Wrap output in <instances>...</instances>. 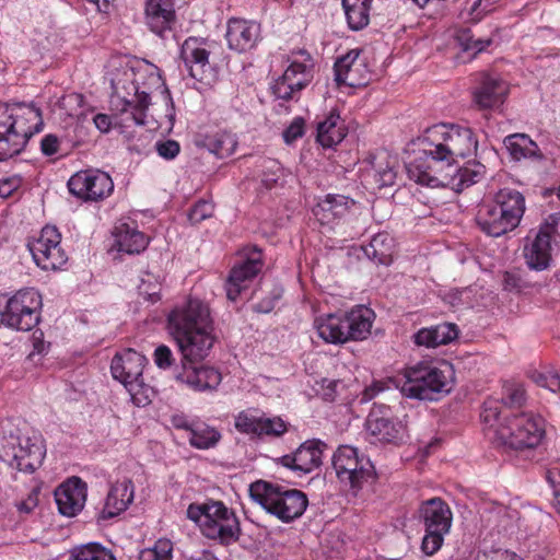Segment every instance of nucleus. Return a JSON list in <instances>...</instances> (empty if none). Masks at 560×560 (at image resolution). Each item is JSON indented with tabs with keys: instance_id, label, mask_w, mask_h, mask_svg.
<instances>
[{
	"instance_id": "nucleus-1",
	"label": "nucleus",
	"mask_w": 560,
	"mask_h": 560,
	"mask_svg": "<svg viewBox=\"0 0 560 560\" xmlns=\"http://www.w3.org/2000/svg\"><path fill=\"white\" fill-rule=\"evenodd\" d=\"M168 331L182 353V365L174 371L178 383L192 390H213L222 381L221 373L211 366H198L210 353L213 343V322L207 304L189 299L167 316Z\"/></svg>"
},
{
	"instance_id": "nucleus-2",
	"label": "nucleus",
	"mask_w": 560,
	"mask_h": 560,
	"mask_svg": "<svg viewBox=\"0 0 560 560\" xmlns=\"http://www.w3.org/2000/svg\"><path fill=\"white\" fill-rule=\"evenodd\" d=\"M417 156L406 164L410 179L440 167L451 170L455 158H466L477 151L478 141L470 128L439 124L425 130Z\"/></svg>"
},
{
	"instance_id": "nucleus-3",
	"label": "nucleus",
	"mask_w": 560,
	"mask_h": 560,
	"mask_svg": "<svg viewBox=\"0 0 560 560\" xmlns=\"http://www.w3.org/2000/svg\"><path fill=\"white\" fill-rule=\"evenodd\" d=\"M481 418L490 428H494V439L499 445L514 451L537 447L545 434L544 420L533 413H518L512 418L501 412L495 401L485 402Z\"/></svg>"
},
{
	"instance_id": "nucleus-4",
	"label": "nucleus",
	"mask_w": 560,
	"mask_h": 560,
	"mask_svg": "<svg viewBox=\"0 0 560 560\" xmlns=\"http://www.w3.org/2000/svg\"><path fill=\"white\" fill-rule=\"evenodd\" d=\"M43 125L42 110L34 104H0V161L20 154Z\"/></svg>"
},
{
	"instance_id": "nucleus-5",
	"label": "nucleus",
	"mask_w": 560,
	"mask_h": 560,
	"mask_svg": "<svg viewBox=\"0 0 560 560\" xmlns=\"http://www.w3.org/2000/svg\"><path fill=\"white\" fill-rule=\"evenodd\" d=\"M524 212V196L515 189L503 188L495 194L492 203L479 208L476 221L487 235L499 237L517 228Z\"/></svg>"
},
{
	"instance_id": "nucleus-6",
	"label": "nucleus",
	"mask_w": 560,
	"mask_h": 560,
	"mask_svg": "<svg viewBox=\"0 0 560 560\" xmlns=\"http://www.w3.org/2000/svg\"><path fill=\"white\" fill-rule=\"evenodd\" d=\"M401 395L418 400H438L451 392L448 371L429 362L407 366L393 380Z\"/></svg>"
},
{
	"instance_id": "nucleus-7",
	"label": "nucleus",
	"mask_w": 560,
	"mask_h": 560,
	"mask_svg": "<svg viewBox=\"0 0 560 560\" xmlns=\"http://www.w3.org/2000/svg\"><path fill=\"white\" fill-rule=\"evenodd\" d=\"M249 497L283 523L301 517L308 505L307 495L303 491L266 480L253 482L249 486Z\"/></svg>"
},
{
	"instance_id": "nucleus-8",
	"label": "nucleus",
	"mask_w": 560,
	"mask_h": 560,
	"mask_svg": "<svg viewBox=\"0 0 560 560\" xmlns=\"http://www.w3.org/2000/svg\"><path fill=\"white\" fill-rule=\"evenodd\" d=\"M186 514L209 539H217L223 545H230L240 538L238 518L221 501L191 503Z\"/></svg>"
},
{
	"instance_id": "nucleus-9",
	"label": "nucleus",
	"mask_w": 560,
	"mask_h": 560,
	"mask_svg": "<svg viewBox=\"0 0 560 560\" xmlns=\"http://www.w3.org/2000/svg\"><path fill=\"white\" fill-rule=\"evenodd\" d=\"M46 455V447L40 435L34 434L0 436V460L13 469L32 474L40 465Z\"/></svg>"
},
{
	"instance_id": "nucleus-10",
	"label": "nucleus",
	"mask_w": 560,
	"mask_h": 560,
	"mask_svg": "<svg viewBox=\"0 0 560 560\" xmlns=\"http://www.w3.org/2000/svg\"><path fill=\"white\" fill-rule=\"evenodd\" d=\"M419 518L425 528L422 550L425 555L431 556L441 548L444 535L450 532L453 514L442 499L432 498L421 503Z\"/></svg>"
},
{
	"instance_id": "nucleus-11",
	"label": "nucleus",
	"mask_w": 560,
	"mask_h": 560,
	"mask_svg": "<svg viewBox=\"0 0 560 560\" xmlns=\"http://www.w3.org/2000/svg\"><path fill=\"white\" fill-rule=\"evenodd\" d=\"M331 460L338 480L354 491L374 477L375 470L370 458L350 445L339 446Z\"/></svg>"
},
{
	"instance_id": "nucleus-12",
	"label": "nucleus",
	"mask_w": 560,
	"mask_h": 560,
	"mask_svg": "<svg viewBox=\"0 0 560 560\" xmlns=\"http://www.w3.org/2000/svg\"><path fill=\"white\" fill-rule=\"evenodd\" d=\"M42 296L33 288L18 291L0 312L1 323L12 329L28 331L39 323Z\"/></svg>"
},
{
	"instance_id": "nucleus-13",
	"label": "nucleus",
	"mask_w": 560,
	"mask_h": 560,
	"mask_svg": "<svg viewBox=\"0 0 560 560\" xmlns=\"http://www.w3.org/2000/svg\"><path fill=\"white\" fill-rule=\"evenodd\" d=\"M407 416L393 417L390 409L385 405L374 404L366 419V431L372 443L400 445L408 441Z\"/></svg>"
},
{
	"instance_id": "nucleus-14",
	"label": "nucleus",
	"mask_w": 560,
	"mask_h": 560,
	"mask_svg": "<svg viewBox=\"0 0 560 560\" xmlns=\"http://www.w3.org/2000/svg\"><path fill=\"white\" fill-rule=\"evenodd\" d=\"M486 173V167L479 162H468L463 167L453 165V168L446 170L440 167L432 173L421 176L419 179H413L417 184L428 187H445L450 186L456 191H462L465 188L479 183Z\"/></svg>"
},
{
	"instance_id": "nucleus-15",
	"label": "nucleus",
	"mask_w": 560,
	"mask_h": 560,
	"mask_svg": "<svg viewBox=\"0 0 560 560\" xmlns=\"http://www.w3.org/2000/svg\"><path fill=\"white\" fill-rule=\"evenodd\" d=\"M61 235L57 228L46 225L40 235L28 243V249L36 265L43 270H56L62 267L68 257L60 246Z\"/></svg>"
},
{
	"instance_id": "nucleus-16",
	"label": "nucleus",
	"mask_w": 560,
	"mask_h": 560,
	"mask_svg": "<svg viewBox=\"0 0 560 560\" xmlns=\"http://www.w3.org/2000/svg\"><path fill=\"white\" fill-rule=\"evenodd\" d=\"M69 192L84 201H98L114 190L112 177L98 170H85L73 174L67 183Z\"/></svg>"
},
{
	"instance_id": "nucleus-17",
	"label": "nucleus",
	"mask_w": 560,
	"mask_h": 560,
	"mask_svg": "<svg viewBox=\"0 0 560 560\" xmlns=\"http://www.w3.org/2000/svg\"><path fill=\"white\" fill-rule=\"evenodd\" d=\"M555 226L544 223L534 237L527 236L523 248V257L530 270L544 271L552 264V233Z\"/></svg>"
},
{
	"instance_id": "nucleus-18",
	"label": "nucleus",
	"mask_w": 560,
	"mask_h": 560,
	"mask_svg": "<svg viewBox=\"0 0 560 560\" xmlns=\"http://www.w3.org/2000/svg\"><path fill=\"white\" fill-rule=\"evenodd\" d=\"M327 444L320 440H307L290 455L281 457V464L294 471L310 474L322 465V457Z\"/></svg>"
},
{
	"instance_id": "nucleus-19",
	"label": "nucleus",
	"mask_w": 560,
	"mask_h": 560,
	"mask_svg": "<svg viewBox=\"0 0 560 560\" xmlns=\"http://www.w3.org/2000/svg\"><path fill=\"white\" fill-rule=\"evenodd\" d=\"M262 260L260 250L256 249L246 259L235 265L226 280L225 290L230 301H236L241 292L246 289L247 282L254 279L261 270Z\"/></svg>"
},
{
	"instance_id": "nucleus-20",
	"label": "nucleus",
	"mask_w": 560,
	"mask_h": 560,
	"mask_svg": "<svg viewBox=\"0 0 560 560\" xmlns=\"http://www.w3.org/2000/svg\"><path fill=\"white\" fill-rule=\"evenodd\" d=\"M55 500L60 514L75 516L82 511L86 501V483L79 477H72L55 491Z\"/></svg>"
},
{
	"instance_id": "nucleus-21",
	"label": "nucleus",
	"mask_w": 560,
	"mask_h": 560,
	"mask_svg": "<svg viewBox=\"0 0 560 560\" xmlns=\"http://www.w3.org/2000/svg\"><path fill=\"white\" fill-rule=\"evenodd\" d=\"M145 361L144 355L132 349H127L113 358L110 364L112 375L124 385L128 381H136L142 377Z\"/></svg>"
},
{
	"instance_id": "nucleus-22",
	"label": "nucleus",
	"mask_w": 560,
	"mask_h": 560,
	"mask_svg": "<svg viewBox=\"0 0 560 560\" xmlns=\"http://www.w3.org/2000/svg\"><path fill=\"white\" fill-rule=\"evenodd\" d=\"M260 27L255 22L232 19L228 23L226 40L229 47L238 52L252 49L259 37Z\"/></svg>"
},
{
	"instance_id": "nucleus-23",
	"label": "nucleus",
	"mask_w": 560,
	"mask_h": 560,
	"mask_svg": "<svg viewBox=\"0 0 560 560\" xmlns=\"http://www.w3.org/2000/svg\"><path fill=\"white\" fill-rule=\"evenodd\" d=\"M135 498V488L130 479L124 478L117 480L107 494L104 508L101 512L102 520H109L129 506Z\"/></svg>"
},
{
	"instance_id": "nucleus-24",
	"label": "nucleus",
	"mask_w": 560,
	"mask_h": 560,
	"mask_svg": "<svg viewBox=\"0 0 560 560\" xmlns=\"http://www.w3.org/2000/svg\"><path fill=\"white\" fill-rule=\"evenodd\" d=\"M175 21L173 0H148L145 4V23L156 35L162 36L171 30Z\"/></svg>"
},
{
	"instance_id": "nucleus-25",
	"label": "nucleus",
	"mask_w": 560,
	"mask_h": 560,
	"mask_svg": "<svg viewBox=\"0 0 560 560\" xmlns=\"http://www.w3.org/2000/svg\"><path fill=\"white\" fill-rule=\"evenodd\" d=\"M508 93L509 85L505 81L486 74L480 85L474 91V100L480 108L487 109L502 104Z\"/></svg>"
},
{
	"instance_id": "nucleus-26",
	"label": "nucleus",
	"mask_w": 560,
	"mask_h": 560,
	"mask_svg": "<svg viewBox=\"0 0 560 560\" xmlns=\"http://www.w3.org/2000/svg\"><path fill=\"white\" fill-rule=\"evenodd\" d=\"M353 205L354 201L347 196L328 194L316 205L313 212L322 225H329L345 218Z\"/></svg>"
},
{
	"instance_id": "nucleus-27",
	"label": "nucleus",
	"mask_w": 560,
	"mask_h": 560,
	"mask_svg": "<svg viewBox=\"0 0 560 560\" xmlns=\"http://www.w3.org/2000/svg\"><path fill=\"white\" fill-rule=\"evenodd\" d=\"M459 330L455 324L441 323L434 326L419 329L412 337L419 347L436 348L448 345L458 337Z\"/></svg>"
},
{
	"instance_id": "nucleus-28",
	"label": "nucleus",
	"mask_w": 560,
	"mask_h": 560,
	"mask_svg": "<svg viewBox=\"0 0 560 560\" xmlns=\"http://www.w3.org/2000/svg\"><path fill=\"white\" fill-rule=\"evenodd\" d=\"M374 312L368 307H358L343 315L347 340H363L370 332Z\"/></svg>"
},
{
	"instance_id": "nucleus-29",
	"label": "nucleus",
	"mask_w": 560,
	"mask_h": 560,
	"mask_svg": "<svg viewBox=\"0 0 560 560\" xmlns=\"http://www.w3.org/2000/svg\"><path fill=\"white\" fill-rule=\"evenodd\" d=\"M115 243L119 252L139 254L148 246V237L137 226L119 223L114 230Z\"/></svg>"
},
{
	"instance_id": "nucleus-30",
	"label": "nucleus",
	"mask_w": 560,
	"mask_h": 560,
	"mask_svg": "<svg viewBox=\"0 0 560 560\" xmlns=\"http://www.w3.org/2000/svg\"><path fill=\"white\" fill-rule=\"evenodd\" d=\"M315 327L318 336L329 343L347 342L343 315L328 314L325 317L316 318Z\"/></svg>"
},
{
	"instance_id": "nucleus-31",
	"label": "nucleus",
	"mask_w": 560,
	"mask_h": 560,
	"mask_svg": "<svg viewBox=\"0 0 560 560\" xmlns=\"http://www.w3.org/2000/svg\"><path fill=\"white\" fill-rule=\"evenodd\" d=\"M503 142L511 158L515 161L523 159H542L537 143L525 133L510 135L504 138Z\"/></svg>"
},
{
	"instance_id": "nucleus-32",
	"label": "nucleus",
	"mask_w": 560,
	"mask_h": 560,
	"mask_svg": "<svg viewBox=\"0 0 560 560\" xmlns=\"http://www.w3.org/2000/svg\"><path fill=\"white\" fill-rule=\"evenodd\" d=\"M394 248V238L387 232H382L375 234L363 250L369 259L387 266L393 261Z\"/></svg>"
},
{
	"instance_id": "nucleus-33",
	"label": "nucleus",
	"mask_w": 560,
	"mask_h": 560,
	"mask_svg": "<svg viewBox=\"0 0 560 560\" xmlns=\"http://www.w3.org/2000/svg\"><path fill=\"white\" fill-rule=\"evenodd\" d=\"M131 85L135 90L136 100H124L121 113L127 115L126 119L132 120L137 126L149 125L147 110L150 105V95L144 91H139V88L133 82H131Z\"/></svg>"
},
{
	"instance_id": "nucleus-34",
	"label": "nucleus",
	"mask_w": 560,
	"mask_h": 560,
	"mask_svg": "<svg viewBox=\"0 0 560 560\" xmlns=\"http://www.w3.org/2000/svg\"><path fill=\"white\" fill-rule=\"evenodd\" d=\"M339 119V113L331 110L327 118L318 124L317 141L324 148H331L345 139L346 132L342 127L338 126Z\"/></svg>"
},
{
	"instance_id": "nucleus-35",
	"label": "nucleus",
	"mask_w": 560,
	"mask_h": 560,
	"mask_svg": "<svg viewBox=\"0 0 560 560\" xmlns=\"http://www.w3.org/2000/svg\"><path fill=\"white\" fill-rule=\"evenodd\" d=\"M221 440V433L203 422H192L189 427V444L198 450L214 447Z\"/></svg>"
},
{
	"instance_id": "nucleus-36",
	"label": "nucleus",
	"mask_w": 560,
	"mask_h": 560,
	"mask_svg": "<svg viewBox=\"0 0 560 560\" xmlns=\"http://www.w3.org/2000/svg\"><path fill=\"white\" fill-rule=\"evenodd\" d=\"M342 7L351 30L359 31L369 24L371 2H365L364 0H342Z\"/></svg>"
},
{
	"instance_id": "nucleus-37",
	"label": "nucleus",
	"mask_w": 560,
	"mask_h": 560,
	"mask_svg": "<svg viewBox=\"0 0 560 560\" xmlns=\"http://www.w3.org/2000/svg\"><path fill=\"white\" fill-rule=\"evenodd\" d=\"M203 145L210 153L223 159L230 156L235 151L237 141L232 133L218 131L207 136L203 140Z\"/></svg>"
},
{
	"instance_id": "nucleus-38",
	"label": "nucleus",
	"mask_w": 560,
	"mask_h": 560,
	"mask_svg": "<svg viewBox=\"0 0 560 560\" xmlns=\"http://www.w3.org/2000/svg\"><path fill=\"white\" fill-rule=\"evenodd\" d=\"M180 57L186 67L190 69L194 66L203 68L209 63L210 52L206 49L203 43L196 38H188L182 45Z\"/></svg>"
},
{
	"instance_id": "nucleus-39",
	"label": "nucleus",
	"mask_w": 560,
	"mask_h": 560,
	"mask_svg": "<svg viewBox=\"0 0 560 560\" xmlns=\"http://www.w3.org/2000/svg\"><path fill=\"white\" fill-rule=\"evenodd\" d=\"M373 163L374 177L380 187H388L395 184L397 176L396 159L390 158L386 152H381Z\"/></svg>"
},
{
	"instance_id": "nucleus-40",
	"label": "nucleus",
	"mask_w": 560,
	"mask_h": 560,
	"mask_svg": "<svg viewBox=\"0 0 560 560\" xmlns=\"http://www.w3.org/2000/svg\"><path fill=\"white\" fill-rule=\"evenodd\" d=\"M500 401L504 407L510 409L524 407L527 401L524 385L516 382H505L502 386Z\"/></svg>"
},
{
	"instance_id": "nucleus-41",
	"label": "nucleus",
	"mask_w": 560,
	"mask_h": 560,
	"mask_svg": "<svg viewBox=\"0 0 560 560\" xmlns=\"http://www.w3.org/2000/svg\"><path fill=\"white\" fill-rule=\"evenodd\" d=\"M124 386L128 390L131 400L136 406L143 407L151 402L153 389L149 385L144 384L142 377L136 381H128Z\"/></svg>"
},
{
	"instance_id": "nucleus-42",
	"label": "nucleus",
	"mask_w": 560,
	"mask_h": 560,
	"mask_svg": "<svg viewBox=\"0 0 560 560\" xmlns=\"http://www.w3.org/2000/svg\"><path fill=\"white\" fill-rule=\"evenodd\" d=\"M162 95L165 104V113L164 115L159 116L152 115V119L155 124L152 129L163 128L166 131H171L175 122V106L171 93L166 86L164 88Z\"/></svg>"
},
{
	"instance_id": "nucleus-43",
	"label": "nucleus",
	"mask_w": 560,
	"mask_h": 560,
	"mask_svg": "<svg viewBox=\"0 0 560 560\" xmlns=\"http://www.w3.org/2000/svg\"><path fill=\"white\" fill-rule=\"evenodd\" d=\"M70 560H116L112 551L100 544L83 546Z\"/></svg>"
},
{
	"instance_id": "nucleus-44",
	"label": "nucleus",
	"mask_w": 560,
	"mask_h": 560,
	"mask_svg": "<svg viewBox=\"0 0 560 560\" xmlns=\"http://www.w3.org/2000/svg\"><path fill=\"white\" fill-rule=\"evenodd\" d=\"M259 421L260 417L255 415L253 410H244L235 417L234 425L242 433L257 435Z\"/></svg>"
},
{
	"instance_id": "nucleus-45",
	"label": "nucleus",
	"mask_w": 560,
	"mask_h": 560,
	"mask_svg": "<svg viewBox=\"0 0 560 560\" xmlns=\"http://www.w3.org/2000/svg\"><path fill=\"white\" fill-rule=\"evenodd\" d=\"M258 436L270 435L280 436L287 431V424L281 418H264L260 417L258 427Z\"/></svg>"
},
{
	"instance_id": "nucleus-46",
	"label": "nucleus",
	"mask_w": 560,
	"mask_h": 560,
	"mask_svg": "<svg viewBox=\"0 0 560 560\" xmlns=\"http://www.w3.org/2000/svg\"><path fill=\"white\" fill-rule=\"evenodd\" d=\"M358 72H335V82L338 89L349 88V89H358L364 88L369 84L370 78L365 75H360L355 78Z\"/></svg>"
},
{
	"instance_id": "nucleus-47",
	"label": "nucleus",
	"mask_w": 560,
	"mask_h": 560,
	"mask_svg": "<svg viewBox=\"0 0 560 560\" xmlns=\"http://www.w3.org/2000/svg\"><path fill=\"white\" fill-rule=\"evenodd\" d=\"M532 380L538 386L547 388L551 393L560 392V375L556 371L534 372Z\"/></svg>"
},
{
	"instance_id": "nucleus-48",
	"label": "nucleus",
	"mask_w": 560,
	"mask_h": 560,
	"mask_svg": "<svg viewBox=\"0 0 560 560\" xmlns=\"http://www.w3.org/2000/svg\"><path fill=\"white\" fill-rule=\"evenodd\" d=\"M272 94L277 98L290 100L294 93V86L291 77L288 72H283L271 85Z\"/></svg>"
},
{
	"instance_id": "nucleus-49",
	"label": "nucleus",
	"mask_w": 560,
	"mask_h": 560,
	"mask_svg": "<svg viewBox=\"0 0 560 560\" xmlns=\"http://www.w3.org/2000/svg\"><path fill=\"white\" fill-rule=\"evenodd\" d=\"M457 39L464 51H474L475 54L482 51L491 43L490 39H475L469 31H463Z\"/></svg>"
},
{
	"instance_id": "nucleus-50",
	"label": "nucleus",
	"mask_w": 560,
	"mask_h": 560,
	"mask_svg": "<svg viewBox=\"0 0 560 560\" xmlns=\"http://www.w3.org/2000/svg\"><path fill=\"white\" fill-rule=\"evenodd\" d=\"M213 205L206 200L198 201L188 212V220L191 224H198L203 220L212 217Z\"/></svg>"
},
{
	"instance_id": "nucleus-51",
	"label": "nucleus",
	"mask_w": 560,
	"mask_h": 560,
	"mask_svg": "<svg viewBox=\"0 0 560 560\" xmlns=\"http://www.w3.org/2000/svg\"><path fill=\"white\" fill-rule=\"evenodd\" d=\"M155 150L164 160H174L180 152V145L172 139L161 140L155 143Z\"/></svg>"
},
{
	"instance_id": "nucleus-52",
	"label": "nucleus",
	"mask_w": 560,
	"mask_h": 560,
	"mask_svg": "<svg viewBox=\"0 0 560 560\" xmlns=\"http://www.w3.org/2000/svg\"><path fill=\"white\" fill-rule=\"evenodd\" d=\"M154 362L158 368L166 370L174 363V357L171 349L165 345H160L154 350Z\"/></svg>"
},
{
	"instance_id": "nucleus-53",
	"label": "nucleus",
	"mask_w": 560,
	"mask_h": 560,
	"mask_svg": "<svg viewBox=\"0 0 560 560\" xmlns=\"http://www.w3.org/2000/svg\"><path fill=\"white\" fill-rule=\"evenodd\" d=\"M188 78L192 80V86L202 92L215 81V72H188Z\"/></svg>"
},
{
	"instance_id": "nucleus-54",
	"label": "nucleus",
	"mask_w": 560,
	"mask_h": 560,
	"mask_svg": "<svg viewBox=\"0 0 560 560\" xmlns=\"http://www.w3.org/2000/svg\"><path fill=\"white\" fill-rule=\"evenodd\" d=\"M304 135V119L296 117L290 126L283 131L285 143H292Z\"/></svg>"
},
{
	"instance_id": "nucleus-55",
	"label": "nucleus",
	"mask_w": 560,
	"mask_h": 560,
	"mask_svg": "<svg viewBox=\"0 0 560 560\" xmlns=\"http://www.w3.org/2000/svg\"><path fill=\"white\" fill-rule=\"evenodd\" d=\"M119 67L124 68L125 70L136 71V70H143L144 68H148V67H155V66L152 65L147 59L138 58L135 56H125V57L120 58Z\"/></svg>"
},
{
	"instance_id": "nucleus-56",
	"label": "nucleus",
	"mask_w": 560,
	"mask_h": 560,
	"mask_svg": "<svg viewBox=\"0 0 560 560\" xmlns=\"http://www.w3.org/2000/svg\"><path fill=\"white\" fill-rule=\"evenodd\" d=\"M40 151L46 156H51L59 151V139L56 135L48 133L40 141Z\"/></svg>"
},
{
	"instance_id": "nucleus-57",
	"label": "nucleus",
	"mask_w": 560,
	"mask_h": 560,
	"mask_svg": "<svg viewBox=\"0 0 560 560\" xmlns=\"http://www.w3.org/2000/svg\"><path fill=\"white\" fill-rule=\"evenodd\" d=\"M152 552L156 553L161 560H170L172 558V542L167 539H160L155 542L153 548H150Z\"/></svg>"
},
{
	"instance_id": "nucleus-58",
	"label": "nucleus",
	"mask_w": 560,
	"mask_h": 560,
	"mask_svg": "<svg viewBox=\"0 0 560 560\" xmlns=\"http://www.w3.org/2000/svg\"><path fill=\"white\" fill-rule=\"evenodd\" d=\"M37 504L38 490L33 489L25 500H22L19 503H16V508L20 512L28 514L37 506Z\"/></svg>"
},
{
	"instance_id": "nucleus-59",
	"label": "nucleus",
	"mask_w": 560,
	"mask_h": 560,
	"mask_svg": "<svg viewBox=\"0 0 560 560\" xmlns=\"http://www.w3.org/2000/svg\"><path fill=\"white\" fill-rule=\"evenodd\" d=\"M359 57V50H350L347 55L337 58L334 70H350Z\"/></svg>"
},
{
	"instance_id": "nucleus-60",
	"label": "nucleus",
	"mask_w": 560,
	"mask_h": 560,
	"mask_svg": "<svg viewBox=\"0 0 560 560\" xmlns=\"http://www.w3.org/2000/svg\"><path fill=\"white\" fill-rule=\"evenodd\" d=\"M21 179L18 177H8L0 179V197H10L20 186Z\"/></svg>"
},
{
	"instance_id": "nucleus-61",
	"label": "nucleus",
	"mask_w": 560,
	"mask_h": 560,
	"mask_svg": "<svg viewBox=\"0 0 560 560\" xmlns=\"http://www.w3.org/2000/svg\"><path fill=\"white\" fill-rule=\"evenodd\" d=\"M300 58H294L287 70H302L305 71L313 67L311 56L306 51H299Z\"/></svg>"
},
{
	"instance_id": "nucleus-62",
	"label": "nucleus",
	"mask_w": 560,
	"mask_h": 560,
	"mask_svg": "<svg viewBox=\"0 0 560 560\" xmlns=\"http://www.w3.org/2000/svg\"><path fill=\"white\" fill-rule=\"evenodd\" d=\"M93 120H94L95 127L101 132H107L110 129L112 120H110V117L108 115H106V114H97L94 117Z\"/></svg>"
},
{
	"instance_id": "nucleus-63",
	"label": "nucleus",
	"mask_w": 560,
	"mask_h": 560,
	"mask_svg": "<svg viewBox=\"0 0 560 560\" xmlns=\"http://www.w3.org/2000/svg\"><path fill=\"white\" fill-rule=\"evenodd\" d=\"M384 390V387L381 383H373L371 386L366 387L362 394V400L368 401L376 397L377 394Z\"/></svg>"
},
{
	"instance_id": "nucleus-64",
	"label": "nucleus",
	"mask_w": 560,
	"mask_h": 560,
	"mask_svg": "<svg viewBox=\"0 0 560 560\" xmlns=\"http://www.w3.org/2000/svg\"><path fill=\"white\" fill-rule=\"evenodd\" d=\"M547 480L553 489L560 487V468L555 467L548 470Z\"/></svg>"
}]
</instances>
